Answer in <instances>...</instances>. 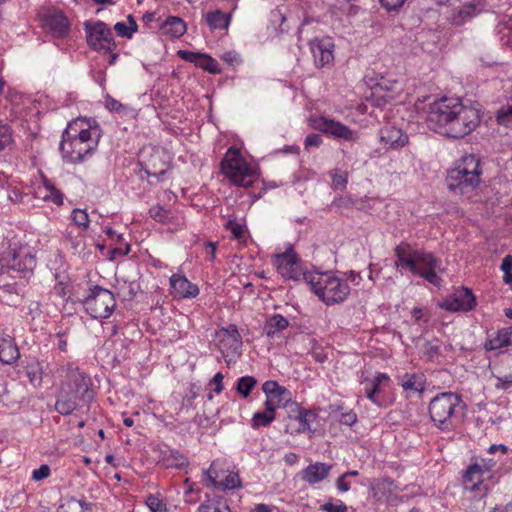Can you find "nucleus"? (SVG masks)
<instances>
[{"label": "nucleus", "instance_id": "412c9836", "mask_svg": "<svg viewBox=\"0 0 512 512\" xmlns=\"http://www.w3.org/2000/svg\"><path fill=\"white\" fill-rule=\"evenodd\" d=\"M72 394L71 385H61L55 409L62 415L71 414L77 407V400Z\"/></svg>", "mask_w": 512, "mask_h": 512}, {"label": "nucleus", "instance_id": "de8ad7c7", "mask_svg": "<svg viewBox=\"0 0 512 512\" xmlns=\"http://www.w3.org/2000/svg\"><path fill=\"white\" fill-rule=\"evenodd\" d=\"M105 106L109 111L112 112L125 113L127 111V107L125 105L109 95H107L105 98Z\"/></svg>", "mask_w": 512, "mask_h": 512}, {"label": "nucleus", "instance_id": "f257e3e1", "mask_svg": "<svg viewBox=\"0 0 512 512\" xmlns=\"http://www.w3.org/2000/svg\"><path fill=\"white\" fill-rule=\"evenodd\" d=\"M428 126L451 138H463L480 123L478 105H465L458 98L442 97L429 105Z\"/></svg>", "mask_w": 512, "mask_h": 512}, {"label": "nucleus", "instance_id": "f8f14e48", "mask_svg": "<svg viewBox=\"0 0 512 512\" xmlns=\"http://www.w3.org/2000/svg\"><path fill=\"white\" fill-rule=\"evenodd\" d=\"M62 385H71V395L78 400L89 402L93 399L94 393L90 388V378L78 369L71 370L68 380Z\"/></svg>", "mask_w": 512, "mask_h": 512}, {"label": "nucleus", "instance_id": "338daca9", "mask_svg": "<svg viewBox=\"0 0 512 512\" xmlns=\"http://www.w3.org/2000/svg\"><path fill=\"white\" fill-rule=\"evenodd\" d=\"M499 383L497 384V387L507 389L510 385H512V375L505 376L504 378H499Z\"/></svg>", "mask_w": 512, "mask_h": 512}, {"label": "nucleus", "instance_id": "a19ab883", "mask_svg": "<svg viewBox=\"0 0 512 512\" xmlns=\"http://www.w3.org/2000/svg\"><path fill=\"white\" fill-rule=\"evenodd\" d=\"M284 409L286 410L287 416L290 420L289 423L292 424L295 419L300 417L305 408L301 407L297 402H294L290 399L284 406Z\"/></svg>", "mask_w": 512, "mask_h": 512}, {"label": "nucleus", "instance_id": "393cba45", "mask_svg": "<svg viewBox=\"0 0 512 512\" xmlns=\"http://www.w3.org/2000/svg\"><path fill=\"white\" fill-rule=\"evenodd\" d=\"M316 418L317 415L314 412L304 409L300 417L294 421L297 422V426L294 427L293 424L288 423L286 425V431H290L291 434H299L305 432L312 433L313 430L311 429V423H313Z\"/></svg>", "mask_w": 512, "mask_h": 512}, {"label": "nucleus", "instance_id": "58836bf2", "mask_svg": "<svg viewBox=\"0 0 512 512\" xmlns=\"http://www.w3.org/2000/svg\"><path fill=\"white\" fill-rule=\"evenodd\" d=\"M149 214L155 221L161 223H169L173 218V215L169 210H166L159 205L151 207L149 210Z\"/></svg>", "mask_w": 512, "mask_h": 512}, {"label": "nucleus", "instance_id": "a878e982", "mask_svg": "<svg viewBox=\"0 0 512 512\" xmlns=\"http://www.w3.org/2000/svg\"><path fill=\"white\" fill-rule=\"evenodd\" d=\"M401 386L406 391L423 392L426 387V379L422 373H406L401 378Z\"/></svg>", "mask_w": 512, "mask_h": 512}, {"label": "nucleus", "instance_id": "bb28decb", "mask_svg": "<svg viewBox=\"0 0 512 512\" xmlns=\"http://www.w3.org/2000/svg\"><path fill=\"white\" fill-rule=\"evenodd\" d=\"M205 475L210 484L217 489H234L240 485V479L237 474H229L223 482L217 481V476L213 472V464L205 471Z\"/></svg>", "mask_w": 512, "mask_h": 512}, {"label": "nucleus", "instance_id": "a211bd4d", "mask_svg": "<svg viewBox=\"0 0 512 512\" xmlns=\"http://www.w3.org/2000/svg\"><path fill=\"white\" fill-rule=\"evenodd\" d=\"M34 196L36 199L51 202L56 206H61L64 199L63 193L46 177H42V184L35 188Z\"/></svg>", "mask_w": 512, "mask_h": 512}, {"label": "nucleus", "instance_id": "603ef678", "mask_svg": "<svg viewBox=\"0 0 512 512\" xmlns=\"http://www.w3.org/2000/svg\"><path fill=\"white\" fill-rule=\"evenodd\" d=\"M114 30L116 31V33L121 36V37H125V38H131L133 33L135 31H132L130 27H128L124 22H117L115 25H114Z\"/></svg>", "mask_w": 512, "mask_h": 512}, {"label": "nucleus", "instance_id": "37998d69", "mask_svg": "<svg viewBox=\"0 0 512 512\" xmlns=\"http://www.w3.org/2000/svg\"><path fill=\"white\" fill-rule=\"evenodd\" d=\"M348 174L345 171L334 170L332 175V184L335 189H344L347 184Z\"/></svg>", "mask_w": 512, "mask_h": 512}, {"label": "nucleus", "instance_id": "473e14b6", "mask_svg": "<svg viewBox=\"0 0 512 512\" xmlns=\"http://www.w3.org/2000/svg\"><path fill=\"white\" fill-rule=\"evenodd\" d=\"M291 398V393L288 389H283V393L282 391L276 393V394H273V395H269L268 397H266V401H265V407L266 408H271L272 412L275 413V410L277 408H281L286 405V403L288 402V400H290Z\"/></svg>", "mask_w": 512, "mask_h": 512}, {"label": "nucleus", "instance_id": "72a5a7b5", "mask_svg": "<svg viewBox=\"0 0 512 512\" xmlns=\"http://www.w3.org/2000/svg\"><path fill=\"white\" fill-rule=\"evenodd\" d=\"M19 350L15 343L7 342L0 345V361L4 364H12L19 358Z\"/></svg>", "mask_w": 512, "mask_h": 512}, {"label": "nucleus", "instance_id": "09e8293b", "mask_svg": "<svg viewBox=\"0 0 512 512\" xmlns=\"http://www.w3.org/2000/svg\"><path fill=\"white\" fill-rule=\"evenodd\" d=\"M226 227L232 233L235 239H241L244 236V228L237 221L229 220L226 224Z\"/></svg>", "mask_w": 512, "mask_h": 512}, {"label": "nucleus", "instance_id": "bf43d9fd", "mask_svg": "<svg viewBox=\"0 0 512 512\" xmlns=\"http://www.w3.org/2000/svg\"><path fill=\"white\" fill-rule=\"evenodd\" d=\"M223 378L224 375L220 372L216 373L212 378L210 384L214 385V392L219 394L223 390Z\"/></svg>", "mask_w": 512, "mask_h": 512}, {"label": "nucleus", "instance_id": "7c9ffc66", "mask_svg": "<svg viewBox=\"0 0 512 512\" xmlns=\"http://www.w3.org/2000/svg\"><path fill=\"white\" fill-rule=\"evenodd\" d=\"M395 488L394 481L389 478H382L371 484L373 497L378 500L387 496V494H391Z\"/></svg>", "mask_w": 512, "mask_h": 512}, {"label": "nucleus", "instance_id": "680f3d73", "mask_svg": "<svg viewBox=\"0 0 512 512\" xmlns=\"http://www.w3.org/2000/svg\"><path fill=\"white\" fill-rule=\"evenodd\" d=\"M412 317L415 322H420V321L428 322V320H429V317L426 315L424 310L421 308H417V307L412 310Z\"/></svg>", "mask_w": 512, "mask_h": 512}, {"label": "nucleus", "instance_id": "7ed1b4c3", "mask_svg": "<svg viewBox=\"0 0 512 512\" xmlns=\"http://www.w3.org/2000/svg\"><path fill=\"white\" fill-rule=\"evenodd\" d=\"M394 252L397 257L396 267L406 268L412 274L424 278L431 284H439L440 278L436 274L439 260L431 253L413 250L407 243L399 244Z\"/></svg>", "mask_w": 512, "mask_h": 512}, {"label": "nucleus", "instance_id": "8fccbe9b", "mask_svg": "<svg viewBox=\"0 0 512 512\" xmlns=\"http://www.w3.org/2000/svg\"><path fill=\"white\" fill-rule=\"evenodd\" d=\"M263 392L265 393L266 397L269 395L276 394L280 391L283 392V389H286L283 386H280L276 381H266L262 386Z\"/></svg>", "mask_w": 512, "mask_h": 512}, {"label": "nucleus", "instance_id": "e433bc0d", "mask_svg": "<svg viewBox=\"0 0 512 512\" xmlns=\"http://www.w3.org/2000/svg\"><path fill=\"white\" fill-rule=\"evenodd\" d=\"M256 383L257 381L254 377L243 376L237 381V392L244 398H247L250 395L252 389L255 387Z\"/></svg>", "mask_w": 512, "mask_h": 512}, {"label": "nucleus", "instance_id": "f704fd0d", "mask_svg": "<svg viewBox=\"0 0 512 512\" xmlns=\"http://www.w3.org/2000/svg\"><path fill=\"white\" fill-rule=\"evenodd\" d=\"M477 14L475 4L469 3L463 5L458 12L453 16V24L462 25L466 20L472 18Z\"/></svg>", "mask_w": 512, "mask_h": 512}, {"label": "nucleus", "instance_id": "c03bdc74", "mask_svg": "<svg viewBox=\"0 0 512 512\" xmlns=\"http://www.w3.org/2000/svg\"><path fill=\"white\" fill-rule=\"evenodd\" d=\"M497 121L506 127H512V106L502 108L497 113Z\"/></svg>", "mask_w": 512, "mask_h": 512}, {"label": "nucleus", "instance_id": "49530a36", "mask_svg": "<svg viewBox=\"0 0 512 512\" xmlns=\"http://www.w3.org/2000/svg\"><path fill=\"white\" fill-rule=\"evenodd\" d=\"M150 512H166L165 504L156 496L150 495L146 500Z\"/></svg>", "mask_w": 512, "mask_h": 512}, {"label": "nucleus", "instance_id": "69168bd1", "mask_svg": "<svg viewBox=\"0 0 512 512\" xmlns=\"http://www.w3.org/2000/svg\"><path fill=\"white\" fill-rule=\"evenodd\" d=\"M366 396L373 403H377L375 399V394L379 391V387H377V383H371V387H366Z\"/></svg>", "mask_w": 512, "mask_h": 512}, {"label": "nucleus", "instance_id": "aec40b11", "mask_svg": "<svg viewBox=\"0 0 512 512\" xmlns=\"http://www.w3.org/2000/svg\"><path fill=\"white\" fill-rule=\"evenodd\" d=\"M332 469L331 465L322 462L310 464L301 472V478L306 483L313 485L326 479Z\"/></svg>", "mask_w": 512, "mask_h": 512}, {"label": "nucleus", "instance_id": "79ce46f5", "mask_svg": "<svg viewBox=\"0 0 512 512\" xmlns=\"http://www.w3.org/2000/svg\"><path fill=\"white\" fill-rule=\"evenodd\" d=\"M12 142L10 127L0 120V150L5 149Z\"/></svg>", "mask_w": 512, "mask_h": 512}, {"label": "nucleus", "instance_id": "9d476101", "mask_svg": "<svg viewBox=\"0 0 512 512\" xmlns=\"http://www.w3.org/2000/svg\"><path fill=\"white\" fill-rule=\"evenodd\" d=\"M3 266L17 272H32L36 267V259L26 247L12 248L1 257Z\"/></svg>", "mask_w": 512, "mask_h": 512}, {"label": "nucleus", "instance_id": "0e129e2a", "mask_svg": "<svg viewBox=\"0 0 512 512\" xmlns=\"http://www.w3.org/2000/svg\"><path fill=\"white\" fill-rule=\"evenodd\" d=\"M501 270L504 272V274H508V272L512 271V256L506 255L501 263Z\"/></svg>", "mask_w": 512, "mask_h": 512}, {"label": "nucleus", "instance_id": "ddd939ff", "mask_svg": "<svg viewBox=\"0 0 512 512\" xmlns=\"http://www.w3.org/2000/svg\"><path fill=\"white\" fill-rule=\"evenodd\" d=\"M476 305L475 296L468 288L456 289L453 294L447 297L441 307L448 311H470Z\"/></svg>", "mask_w": 512, "mask_h": 512}, {"label": "nucleus", "instance_id": "6ab92c4d", "mask_svg": "<svg viewBox=\"0 0 512 512\" xmlns=\"http://www.w3.org/2000/svg\"><path fill=\"white\" fill-rule=\"evenodd\" d=\"M178 55L183 60L194 63L197 67H200L210 73L220 72L218 62L209 55L187 50L178 51Z\"/></svg>", "mask_w": 512, "mask_h": 512}, {"label": "nucleus", "instance_id": "4c0bfd02", "mask_svg": "<svg viewBox=\"0 0 512 512\" xmlns=\"http://www.w3.org/2000/svg\"><path fill=\"white\" fill-rule=\"evenodd\" d=\"M199 512H230V509L222 500L209 499L200 505Z\"/></svg>", "mask_w": 512, "mask_h": 512}, {"label": "nucleus", "instance_id": "c85d7f7f", "mask_svg": "<svg viewBox=\"0 0 512 512\" xmlns=\"http://www.w3.org/2000/svg\"><path fill=\"white\" fill-rule=\"evenodd\" d=\"M485 473V469L478 463L470 464L464 474V482L472 483L471 490H477L479 485L482 483V476Z\"/></svg>", "mask_w": 512, "mask_h": 512}, {"label": "nucleus", "instance_id": "20e7f679", "mask_svg": "<svg viewBox=\"0 0 512 512\" xmlns=\"http://www.w3.org/2000/svg\"><path fill=\"white\" fill-rule=\"evenodd\" d=\"M303 278L326 305L341 303L350 293L347 281L336 276L320 272H306L303 273Z\"/></svg>", "mask_w": 512, "mask_h": 512}, {"label": "nucleus", "instance_id": "864d4df0", "mask_svg": "<svg viewBox=\"0 0 512 512\" xmlns=\"http://www.w3.org/2000/svg\"><path fill=\"white\" fill-rule=\"evenodd\" d=\"M50 475V467L46 464L41 465L38 469H35L32 473V479L40 481L47 478Z\"/></svg>", "mask_w": 512, "mask_h": 512}, {"label": "nucleus", "instance_id": "f03ea898", "mask_svg": "<svg viewBox=\"0 0 512 512\" xmlns=\"http://www.w3.org/2000/svg\"><path fill=\"white\" fill-rule=\"evenodd\" d=\"M100 134L91 129L84 119L69 123L62 134L60 151L63 158L70 163H80L98 147Z\"/></svg>", "mask_w": 512, "mask_h": 512}, {"label": "nucleus", "instance_id": "e2e57ef3", "mask_svg": "<svg viewBox=\"0 0 512 512\" xmlns=\"http://www.w3.org/2000/svg\"><path fill=\"white\" fill-rule=\"evenodd\" d=\"M344 474L339 476L336 480V487L341 492H347L350 489V483L346 481Z\"/></svg>", "mask_w": 512, "mask_h": 512}, {"label": "nucleus", "instance_id": "3c124183", "mask_svg": "<svg viewBox=\"0 0 512 512\" xmlns=\"http://www.w3.org/2000/svg\"><path fill=\"white\" fill-rule=\"evenodd\" d=\"M347 509L342 501H338L336 504L327 502L321 506V510L324 512H347Z\"/></svg>", "mask_w": 512, "mask_h": 512}, {"label": "nucleus", "instance_id": "052dcab7", "mask_svg": "<svg viewBox=\"0 0 512 512\" xmlns=\"http://www.w3.org/2000/svg\"><path fill=\"white\" fill-rule=\"evenodd\" d=\"M357 421V416L353 412L342 413L340 422L344 425L351 426Z\"/></svg>", "mask_w": 512, "mask_h": 512}, {"label": "nucleus", "instance_id": "f3484780", "mask_svg": "<svg viewBox=\"0 0 512 512\" xmlns=\"http://www.w3.org/2000/svg\"><path fill=\"white\" fill-rule=\"evenodd\" d=\"M170 287L175 298H194L199 294L197 285L191 283L180 273H175L170 277Z\"/></svg>", "mask_w": 512, "mask_h": 512}, {"label": "nucleus", "instance_id": "4be33fe9", "mask_svg": "<svg viewBox=\"0 0 512 512\" xmlns=\"http://www.w3.org/2000/svg\"><path fill=\"white\" fill-rule=\"evenodd\" d=\"M380 139L390 148H401L408 143V135L396 127H385L380 131Z\"/></svg>", "mask_w": 512, "mask_h": 512}, {"label": "nucleus", "instance_id": "cd10ccee", "mask_svg": "<svg viewBox=\"0 0 512 512\" xmlns=\"http://www.w3.org/2000/svg\"><path fill=\"white\" fill-rule=\"evenodd\" d=\"M161 29L164 34L178 38L186 32V24L181 18L170 16L163 23Z\"/></svg>", "mask_w": 512, "mask_h": 512}, {"label": "nucleus", "instance_id": "5fc2aeb1", "mask_svg": "<svg viewBox=\"0 0 512 512\" xmlns=\"http://www.w3.org/2000/svg\"><path fill=\"white\" fill-rule=\"evenodd\" d=\"M322 143V137L320 134L312 133L306 136L305 138V148L308 149L310 147H319Z\"/></svg>", "mask_w": 512, "mask_h": 512}, {"label": "nucleus", "instance_id": "1a4fd4ad", "mask_svg": "<svg viewBox=\"0 0 512 512\" xmlns=\"http://www.w3.org/2000/svg\"><path fill=\"white\" fill-rule=\"evenodd\" d=\"M85 31L87 43L93 50L106 54L116 47L112 31L104 22L85 23Z\"/></svg>", "mask_w": 512, "mask_h": 512}, {"label": "nucleus", "instance_id": "b1692460", "mask_svg": "<svg viewBox=\"0 0 512 512\" xmlns=\"http://www.w3.org/2000/svg\"><path fill=\"white\" fill-rule=\"evenodd\" d=\"M512 346V326L498 330L494 336L487 339L484 347L487 351Z\"/></svg>", "mask_w": 512, "mask_h": 512}, {"label": "nucleus", "instance_id": "774afa93", "mask_svg": "<svg viewBox=\"0 0 512 512\" xmlns=\"http://www.w3.org/2000/svg\"><path fill=\"white\" fill-rule=\"evenodd\" d=\"M207 254L211 261L215 259V253H216V243L208 242L206 244Z\"/></svg>", "mask_w": 512, "mask_h": 512}, {"label": "nucleus", "instance_id": "2eb2a0df", "mask_svg": "<svg viewBox=\"0 0 512 512\" xmlns=\"http://www.w3.org/2000/svg\"><path fill=\"white\" fill-rule=\"evenodd\" d=\"M317 128L325 134L346 141H357L359 139L357 131L351 130L348 126L332 119L320 118L317 122Z\"/></svg>", "mask_w": 512, "mask_h": 512}, {"label": "nucleus", "instance_id": "c756f323", "mask_svg": "<svg viewBox=\"0 0 512 512\" xmlns=\"http://www.w3.org/2000/svg\"><path fill=\"white\" fill-rule=\"evenodd\" d=\"M289 325L288 320L280 314L271 316L265 324L264 330L269 338H273L278 332L285 330Z\"/></svg>", "mask_w": 512, "mask_h": 512}, {"label": "nucleus", "instance_id": "0eeeda50", "mask_svg": "<svg viewBox=\"0 0 512 512\" xmlns=\"http://www.w3.org/2000/svg\"><path fill=\"white\" fill-rule=\"evenodd\" d=\"M221 170L229 181L240 187L251 186L256 174L254 168L245 161L238 149L231 147L221 161Z\"/></svg>", "mask_w": 512, "mask_h": 512}, {"label": "nucleus", "instance_id": "6e6552de", "mask_svg": "<svg viewBox=\"0 0 512 512\" xmlns=\"http://www.w3.org/2000/svg\"><path fill=\"white\" fill-rule=\"evenodd\" d=\"M87 314L94 319H106L116 307L114 294L101 286L95 285L83 300Z\"/></svg>", "mask_w": 512, "mask_h": 512}, {"label": "nucleus", "instance_id": "dca6fc26", "mask_svg": "<svg viewBox=\"0 0 512 512\" xmlns=\"http://www.w3.org/2000/svg\"><path fill=\"white\" fill-rule=\"evenodd\" d=\"M42 25L53 35L58 37H65L70 29L67 17L62 11L57 10L46 13L42 18Z\"/></svg>", "mask_w": 512, "mask_h": 512}, {"label": "nucleus", "instance_id": "ea45409f", "mask_svg": "<svg viewBox=\"0 0 512 512\" xmlns=\"http://www.w3.org/2000/svg\"><path fill=\"white\" fill-rule=\"evenodd\" d=\"M73 223L79 228L86 230L89 225V216L85 210L74 209L71 213Z\"/></svg>", "mask_w": 512, "mask_h": 512}, {"label": "nucleus", "instance_id": "6e6d98bb", "mask_svg": "<svg viewBox=\"0 0 512 512\" xmlns=\"http://www.w3.org/2000/svg\"><path fill=\"white\" fill-rule=\"evenodd\" d=\"M424 354L428 356L429 358H434L439 355L440 353V347L439 345L433 343V342H426L424 344Z\"/></svg>", "mask_w": 512, "mask_h": 512}, {"label": "nucleus", "instance_id": "4468645a", "mask_svg": "<svg viewBox=\"0 0 512 512\" xmlns=\"http://www.w3.org/2000/svg\"><path fill=\"white\" fill-rule=\"evenodd\" d=\"M278 272L287 279L298 280L303 275L293 248L290 246L282 254L276 255Z\"/></svg>", "mask_w": 512, "mask_h": 512}, {"label": "nucleus", "instance_id": "a18cd8bd", "mask_svg": "<svg viewBox=\"0 0 512 512\" xmlns=\"http://www.w3.org/2000/svg\"><path fill=\"white\" fill-rule=\"evenodd\" d=\"M166 463L168 467L182 468L188 464V461L183 455L179 454L178 452H173L166 459Z\"/></svg>", "mask_w": 512, "mask_h": 512}, {"label": "nucleus", "instance_id": "c9c22d12", "mask_svg": "<svg viewBox=\"0 0 512 512\" xmlns=\"http://www.w3.org/2000/svg\"><path fill=\"white\" fill-rule=\"evenodd\" d=\"M275 419V413L271 408H266L263 412H256L252 418L253 428L266 427Z\"/></svg>", "mask_w": 512, "mask_h": 512}, {"label": "nucleus", "instance_id": "9b49d317", "mask_svg": "<svg viewBox=\"0 0 512 512\" xmlns=\"http://www.w3.org/2000/svg\"><path fill=\"white\" fill-rule=\"evenodd\" d=\"M309 48L317 68H323L333 63L335 45L331 38H314L309 42Z\"/></svg>", "mask_w": 512, "mask_h": 512}, {"label": "nucleus", "instance_id": "2f4dec72", "mask_svg": "<svg viewBox=\"0 0 512 512\" xmlns=\"http://www.w3.org/2000/svg\"><path fill=\"white\" fill-rule=\"evenodd\" d=\"M206 22L211 30L227 29L230 23V16L220 10H215L206 15Z\"/></svg>", "mask_w": 512, "mask_h": 512}, {"label": "nucleus", "instance_id": "423d86ee", "mask_svg": "<svg viewBox=\"0 0 512 512\" xmlns=\"http://www.w3.org/2000/svg\"><path fill=\"white\" fill-rule=\"evenodd\" d=\"M481 174L480 160L474 155H467L448 172L447 187L455 193L464 194L480 183Z\"/></svg>", "mask_w": 512, "mask_h": 512}, {"label": "nucleus", "instance_id": "4d7b16f0", "mask_svg": "<svg viewBox=\"0 0 512 512\" xmlns=\"http://www.w3.org/2000/svg\"><path fill=\"white\" fill-rule=\"evenodd\" d=\"M406 0H380L381 5L388 11L398 10Z\"/></svg>", "mask_w": 512, "mask_h": 512}, {"label": "nucleus", "instance_id": "13d9d810", "mask_svg": "<svg viewBox=\"0 0 512 512\" xmlns=\"http://www.w3.org/2000/svg\"><path fill=\"white\" fill-rule=\"evenodd\" d=\"M58 512H83L80 502L69 501L67 504L62 505Z\"/></svg>", "mask_w": 512, "mask_h": 512}, {"label": "nucleus", "instance_id": "39448f33", "mask_svg": "<svg viewBox=\"0 0 512 512\" xmlns=\"http://www.w3.org/2000/svg\"><path fill=\"white\" fill-rule=\"evenodd\" d=\"M462 410L461 397L452 392L437 394L428 406L431 421L442 431H450L454 428L455 420Z\"/></svg>", "mask_w": 512, "mask_h": 512}, {"label": "nucleus", "instance_id": "5701e85b", "mask_svg": "<svg viewBox=\"0 0 512 512\" xmlns=\"http://www.w3.org/2000/svg\"><path fill=\"white\" fill-rule=\"evenodd\" d=\"M220 343L224 349L231 350L235 354H240L242 341L235 325H230L221 330Z\"/></svg>", "mask_w": 512, "mask_h": 512}]
</instances>
